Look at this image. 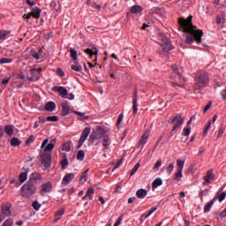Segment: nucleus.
<instances>
[{"instance_id":"nucleus-1","label":"nucleus","mask_w":226,"mask_h":226,"mask_svg":"<svg viewBox=\"0 0 226 226\" xmlns=\"http://www.w3.org/2000/svg\"><path fill=\"white\" fill-rule=\"evenodd\" d=\"M193 16H189L187 19L179 18L178 24L180 27L183 29V33H187L185 38V43L187 45H192L194 41L200 45L202 43V37L204 36V32L202 30H197V26H193L192 20Z\"/></svg>"},{"instance_id":"nucleus-2","label":"nucleus","mask_w":226,"mask_h":226,"mask_svg":"<svg viewBox=\"0 0 226 226\" xmlns=\"http://www.w3.org/2000/svg\"><path fill=\"white\" fill-rule=\"evenodd\" d=\"M194 91H202L209 84V73L200 71L195 76Z\"/></svg>"},{"instance_id":"nucleus-3","label":"nucleus","mask_w":226,"mask_h":226,"mask_svg":"<svg viewBox=\"0 0 226 226\" xmlns=\"http://www.w3.org/2000/svg\"><path fill=\"white\" fill-rule=\"evenodd\" d=\"M36 193V185L31 180H28L26 184L21 187V197H25L29 199L32 195Z\"/></svg>"},{"instance_id":"nucleus-4","label":"nucleus","mask_w":226,"mask_h":226,"mask_svg":"<svg viewBox=\"0 0 226 226\" xmlns=\"http://www.w3.org/2000/svg\"><path fill=\"white\" fill-rule=\"evenodd\" d=\"M109 133V130L105 127L97 125L93 129L92 133L90 134V140L94 142V140H102Z\"/></svg>"},{"instance_id":"nucleus-5","label":"nucleus","mask_w":226,"mask_h":226,"mask_svg":"<svg viewBox=\"0 0 226 226\" xmlns=\"http://www.w3.org/2000/svg\"><path fill=\"white\" fill-rule=\"evenodd\" d=\"M171 70H172L173 73H175V75H177V79H179V81H177V80L172 81L173 86L175 87H176V86H177L179 87L185 86V78H183V76L181 75V70H183V69H178L177 65H172Z\"/></svg>"},{"instance_id":"nucleus-6","label":"nucleus","mask_w":226,"mask_h":226,"mask_svg":"<svg viewBox=\"0 0 226 226\" xmlns=\"http://www.w3.org/2000/svg\"><path fill=\"white\" fill-rule=\"evenodd\" d=\"M177 170L174 174L175 177L173 179L174 181H181V179H183V169H185V160L177 159Z\"/></svg>"},{"instance_id":"nucleus-7","label":"nucleus","mask_w":226,"mask_h":226,"mask_svg":"<svg viewBox=\"0 0 226 226\" xmlns=\"http://www.w3.org/2000/svg\"><path fill=\"white\" fill-rule=\"evenodd\" d=\"M41 163L44 167L43 170L50 169V167H52V154L49 153H44L43 154H41Z\"/></svg>"},{"instance_id":"nucleus-8","label":"nucleus","mask_w":226,"mask_h":226,"mask_svg":"<svg viewBox=\"0 0 226 226\" xmlns=\"http://www.w3.org/2000/svg\"><path fill=\"white\" fill-rule=\"evenodd\" d=\"M89 133H91V127H86L79 138V140L78 142V149H80L82 147V145L87 140V138L89 137Z\"/></svg>"},{"instance_id":"nucleus-9","label":"nucleus","mask_w":226,"mask_h":226,"mask_svg":"<svg viewBox=\"0 0 226 226\" xmlns=\"http://www.w3.org/2000/svg\"><path fill=\"white\" fill-rule=\"evenodd\" d=\"M171 123H175L173 129L171 131V132L174 133V132H176V130H179V128H181V126L183 125V123H185V118H183V117H181V115H177L171 120Z\"/></svg>"},{"instance_id":"nucleus-10","label":"nucleus","mask_w":226,"mask_h":226,"mask_svg":"<svg viewBox=\"0 0 226 226\" xmlns=\"http://www.w3.org/2000/svg\"><path fill=\"white\" fill-rule=\"evenodd\" d=\"M50 192H52V183L50 182H47V183H43L41 185V195L43 197L46 193H50Z\"/></svg>"},{"instance_id":"nucleus-11","label":"nucleus","mask_w":226,"mask_h":226,"mask_svg":"<svg viewBox=\"0 0 226 226\" xmlns=\"http://www.w3.org/2000/svg\"><path fill=\"white\" fill-rule=\"evenodd\" d=\"M52 91L59 93L62 98H66V96L68 95V90L64 87L56 86L52 88Z\"/></svg>"},{"instance_id":"nucleus-12","label":"nucleus","mask_w":226,"mask_h":226,"mask_svg":"<svg viewBox=\"0 0 226 226\" xmlns=\"http://www.w3.org/2000/svg\"><path fill=\"white\" fill-rule=\"evenodd\" d=\"M102 147L103 148V152L105 153V151H107V149L109 147H110V144H112V140H110V136L106 134L103 138H102Z\"/></svg>"},{"instance_id":"nucleus-13","label":"nucleus","mask_w":226,"mask_h":226,"mask_svg":"<svg viewBox=\"0 0 226 226\" xmlns=\"http://www.w3.org/2000/svg\"><path fill=\"white\" fill-rule=\"evenodd\" d=\"M41 72H43V69L41 67L40 68H34L31 69L30 73L32 76H34V80H40V77H41Z\"/></svg>"},{"instance_id":"nucleus-14","label":"nucleus","mask_w":226,"mask_h":226,"mask_svg":"<svg viewBox=\"0 0 226 226\" xmlns=\"http://www.w3.org/2000/svg\"><path fill=\"white\" fill-rule=\"evenodd\" d=\"M204 183L203 185H209L213 179H215V174H213V170H209L207 171L206 176L203 177Z\"/></svg>"},{"instance_id":"nucleus-15","label":"nucleus","mask_w":226,"mask_h":226,"mask_svg":"<svg viewBox=\"0 0 226 226\" xmlns=\"http://www.w3.org/2000/svg\"><path fill=\"white\" fill-rule=\"evenodd\" d=\"M70 102L68 101H64L62 102V113L61 115L64 117L65 116H68L70 114Z\"/></svg>"},{"instance_id":"nucleus-16","label":"nucleus","mask_w":226,"mask_h":226,"mask_svg":"<svg viewBox=\"0 0 226 226\" xmlns=\"http://www.w3.org/2000/svg\"><path fill=\"white\" fill-rule=\"evenodd\" d=\"M73 179H75V174L68 173L64 177L62 180V185H64V186H66V185H70V182L73 181Z\"/></svg>"},{"instance_id":"nucleus-17","label":"nucleus","mask_w":226,"mask_h":226,"mask_svg":"<svg viewBox=\"0 0 226 226\" xmlns=\"http://www.w3.org/2000/svg\"><path fill=\"white\" fill-rule=\"evenodd\" d=\"M84 52L86 54H88L90 59H93V57H95L94 59V61H96V59H97L96 56H98V49L96 48L87 49L84 50Z\"/></svg>"},{"instance_id":"nucleus-18","label":"nucleus","mask_w":226,"mask_h":226,"mask_svg":"<svg viewBox=\"0 0 226 226\" xmlns=\"http://www.w3.org/2000/svg\"><path fill=\"white\" fill-rule=\"evenodd\" d=\"M147 139H149V132H146L141 139H139V147H141V149H144V147L146 144H147Z\"/></svg>"},{"instance_id":"nucleus-19","label":"nucleus","mask_w":226,"mask_h":226,"mask_svg":"<svg viewBox=\"0 0 226 226\" xmlns=\"http://www.w3.org/2000/svg\"><path fill=\"white\" fill-rule=\"evenodd\" d=\"M94 197V188L90 187L87 189L86 195L82 198V200H93Z\"/></svg>"},{"instance_id":"nucleus-20","label":"nucleus","mask_w":226,"mask_h":226,"mask_svg":"<svg viewBox=\"0 0 226 226\" xmlns=\"http://www.w3.org/2000/svg\"><path fill=\"white\" fill-rule=\"evenodd\" d=\"M139 100L137 99V93H134L132 99V114L135 116L139 112Z\"/></svg>"},{"instance_id":"nucleus-21","label":"nucleus","mask_w":226,"mask_h":226,"mask_svg":"<svg viewBox=\"0 0 226 226\" xmlns=\"http://www.w3.org/2000/svg\"><path fill=\"white\" fill-rule=\"evenodd\" d=\"M10 205H4L1 207V213L2 215H4V216H11V210L10 209Z\"/></svg>"},{"instance_id":"nucleus-22","label":"nucleus","mask_w":226,"mask_h":226,"mask_svg":"<svg viewBox=\"0 0 226 226\" xmlns=\"http://www.w3.org/2000/svg\"><path fill=\"white\" fill-rule=\"evenodd\" d=\"M30 14L34 19H40V16L41 15V9H40L39 7H34L32 9Z\"/></svg>"},{"instance_id":"nucleus-23","label":"nucleus","mask_w":226,"mask_h":226,"mask_svg":"<svg viewBox=\"0 0 226 226\" xmlns=\"http://www.w3.org/2000/svg\"><path fill=\"white\" fill-rule=\"evenodd\" d=\"M42 177H41V174L38 173V172H33L30 176H29V180L28 181H41Z\"/></svg>"},{"instance_id":"nucleus-24","label":"nucleus","mask_w":226,"mask_h":226,"mask_svg":"<svg viewBox=\"0 0 226 226\" xmlns=\"http://www.w3.org/2000/svg\"><path fill=\"white\" fill-rule=\"evenodd\" d=\"M45 110H47V112H54V110H56V102H47L45 105Z\"/></svg>"},{"instance_id":"nucleus-25","label":"nucleus","mask_w":226,"mask_h":226,"mask_svg":"<svg viewBox=\"0 0 226 226\" xmlns=\"http://www.w3.org/2000/svg\"><path fill=\"white\" fill-rule=\"evenodd\" d=\"M215 200H216V198H214L212 200H210L208 203H207L204 206V213H209L211 211V208L215 205Z\"/></svg>"},{"instance_id":"nucleus-26","label":"nucleus","mask_w":226,"mask_h":226,"mask_svg":"<svg viewBox=\"0 0 226 226\" xmlns=\"http://www.w3.org/2000/svg\"><path fill=\"white\" fill-rule=\"evenodd\" d=\"M143 8L140 5H133L132 7H131V13H134V15H138V13H142L143 11Z\"/></svg>"},{"instance_id":"nucleus-27","label":"nucleus","mask_w":226,"mask_h":226,"mask_svg":"<svg viewBox=\"0 0 226 226\" xmlns=\"http://www.w3.org/2000/svg\"><path fill=\"white\" fill-rule=\"evenodd\" d=\"M147 195V190L146 189H139L136 192V197L138 199H145Z\"/></svg>"},{"instance_id":"nucleus-28","label":"nucleus","mask_w":226,"mask_h":226,"mask_svg":"<svg viewBox=\"0 0 226 226\" xmlns=\"http://www.w3.org/2000/svg\"><path fill=\"white\" fill-rule=\"evenodd\" d=\"M158 209V207H153L147 214H143L140 217L141 220H146L147 218H149L154 211Z\"/></svg>"},{"instance_id":"nucleus-29","label":"nucleus","mask_w":226,"mask_h":226,"mask_svg":"<svg viewBox=\"0 0 226 226\" xmlns=\"http://www.w3.org/2000/svg\"><path fill=\"white\" fill-rule=\"evenodd\" d=\"M64 215V208H61L56 212L54 222H59L63 215Z\"/></svg>"},{"instance_id":"nucleus-30","label":"nucleus","mask_w":226,"mask_h":226,"mask_svg":"<svg viewBox=\"0 0 226 226\" xmlns=\"http://www.w3.org/2000/svg\"><path fill=\"white\" fill-rule=\"evenodd\" d=\"M162 185H163V180L160 177L155 178L152 183V188L153 190H156V188H158V186H162Z\"/></svg>"},{"instance_id":"nucleus-31","label":"nucleus","mask_w":226,"mask_h":226,"mask_svg":"<svg viewBox=\"0 0 226 226\" xmlns=\"http://www.w3.org/2000/svg\"><path fill=\"white\" fill-rule=\"evenodd\" d=\"M4 133H6V135H8V137H11L14 133V130H13V125H5L4 126Z\"/></svg>"},{"instance_id":"nucleus-32","label":"nucleus","mask_w":226,"mask_h":226,"mask_svg":"<svg viewBox=\"0 0 226 226\" xmlns=\"http://www.w3.org/2000/svg\"><path fill=\"white\" fill-rule=\"evenodd\" d=\"M71 69L74 72H82V65L79 64L78 61H74V64L71 65Z\"/></svg>"},{"instance_id":"nucleus-33","label":"nucleus","mask_w":226,"mask_h":226,"mask_svg":"<svg viewBox=\"0 0 226 226\" xmlns=\"http://www.w3.org/2000/svg\"><path fill=\"white\" fill-rule=\"evenodd\" d=\"M20 144H22V142L20 141V139H19V138H12L11 139V146L12 147H19V146H20Z\"/></svg>"},{"instance_id":"nucleus-34","label":"nucleus","mask_w":226,"mask_h":226,"mask_svg":"<svg viewBox=\"0 0 226 226\" xmlns=\"http://www.w3.org/2000/svg\"><path fill=\"white\" fill-rule=\"evenodd\" d=\"M162 9L159 7H154L149 11V15H160Z\"/></svg>"},{"instance_id":"nucleus-35","label":"nucleus","mask_w":226,"mask_h":226,"mask_svg":"<svg viewBox=\"0 0 226 226\" xmlns=\"http://www.w3.org/2000/svg\"><path fill=\"white\" fill-rule=\"evenodd\" d=\"M63 151H66L69 153V151H72V141L66 142L62 147Z\"/></svg>"},{"instance_id":"nucleus-36","label":"nucleus","mask_w":226,"mask_h":226,"mask_svg":"<svg viewBox=\"0 0 226 226\" xmlns=\"http://www.w3.org/2000/svg\"><path fill=\"white\" fill-rule=\"evenodd\" d=\"M87 172H89V169H87V170H85L80 177V183L84 184L86 183V181H87Z\"/></svg>"},{"instance_id":"nucleus-37","label":"nucleus","mask_w":226,"mask_h":226,"mask_svg":"<svg viewBox=\"0 0 226 226\" xmlns=\"http://www.w3.org/2000/svg\"><path fill=\"white\" fill-rule=\"evenodd\" d=\"M84 158H86L84 150H79L77 154V160H79V162H84Z\"/></svg>"},{"instance_id":"nucleus-38","label":"nucleus","mask_w":226,"mask_h":226,"mask_svg":"<svg viewBox=\"0 0 226 226\" xmlns=\"http://www.w3.org/2000/svg\"><path fill=\"white\" fill-rule=\"evenodd\" d=\"M27 181V171L19 174V183H26Z\"/></svg>"},{"instance_id":"nucleus-39","label":"nucleus","mask_w":226,"mask_h":226,"mask_svg":"<svg viewBox=\"0 0 226 226\" xmlns=\"http://www.w3.org/2000/svg\"><path fill=\"white\" fill-rule=\"evenodd\" d=\"M64 159L61 161V165L63 169H66L68 167V159L66 158V154H62Z\"/></svg>"},{"instance_id":"nucleus-40","label":"nucleus","mask_w":226,"mask_h":226,"mask_svg":"<svg viewBox=\"0 0 226 226\" xmlns=\"http://www.w3.org/2000/svg\"><path fill=\"white\" fill-rule=\"evenodd\" d=\"M10 34V31L8 30H0V40H4L6 36Z\"/></svg>"},{"instance_id":"nucleus-41","label":"nucleus","mask_w":226,"mask_h":226,"mask_svg":"<svg viewBox=\"0 0 226 226\" xmlns=\"http://www.w3.org/2000/svg\"><path fill=\"white\" fill-rule=\"evenodd\" d=\"M208 193H209V189L201 190L199 194V197L202 200V199H204V197H206V195H207Z\"/></svg>"},{"instance_id":"nucleus-42","label":"nucleus","mask_w":226,"mask_h":226,"mask_svg":"<svg viewBox=\"0 0 226 226\" xmlns=\"http://www.w3.org/2000/svg\"><path fill=\"white\" fill-rule=\"evenodd\" d=\"M69 52H70V54H71L72 59L74 60V61H77V59H78V56H77V50H75V49H71Z\"/></svg>"},{"instance_id":"nucleus-43","label":"nucleus","mask_w":226,"mask_h":226,"mask_svg":"<svg viewBox=\"0 0 226 226\" xmlns=\"http://www.w3.org/2000/svg\"><path fill=\"white\" fill-rule=\"evenodd\" d=\"M32 207L35 210V211H40V208L41 207V204H40L38 201H34L32 203Z\"/></svg>"},{"instance_id":"nucleus-44","label":"nucleus","mask_w":226,"mask_h":226,"mask_svg":"<svg viewBox=\"0 0 226 226\" xmlns=\"http://www.w3.org/2000/svg\"><path fill=\"white\" fill-rule=\"evenodd\" d=\"M174 170V162L170 163L167 168H166V172L169 176H170V174H172Z\"/></svg>"},{"instance_id":"nucleus-45","label":"nucleus","mask_w":226,"mask_h":226,"mask_svg":"<svg viewBox=\"0 0 226 226\" xmlns=\"http://www.w3.org/2000/svg\"><path fill=\"white\" fill-rule=\"evenodd\" d=\"M47 121H50L51 123H57L59 121V117L57 116H51V117H47Z\"/></svg>"},{"instance_id":"nucleus-46","label":"nucleus","mask_w":226,"mask_h":226,"mask_svg":"<svg viewBox=\"0 0 226 226\" xmlns=\"http://www.w3.org/2000/svg\"><path fill=\"white\" fill-rule=\"evenodd\" d=\"M190 133H192V129L190 127L184 128L183 133H182V135H184V137H188L190 135Z\"/></svg>"},{"instance_id":"nucleus-47","label":"nucleus","mask_w":226,"mask_h":226,"mask_svg":"<svg viewBox=\"0 0 226 226\" xmlns=\"http://www.w3.org/2000/svg\"><path fill=\"white\" fill-rule=\"evenodd\" d=\"M139 168H140V163H136L135 166L132 169L130 176H133L135 172L139 170Z\"/></svg>"},{"instance_id":"nucleus-48","label":"nucleus","mask_w":226,"mask_h":226,"mask_svg":"<svg viewBox=\"0 0 226 226\" xmlns=\"http://www.w3.org/2000/svg\"><path fill=\"white\" fill-rule=\"evenodd\" d=\"M52 149H54V143H49L45 147L44 151L45 153H49L50 151H52Z\"/></svg>"},{"instance_id":"nucleus-49","label":"nucleus","mask_w":226,"mask_h":226,"mask_svg":"<svg viewBox=\"0 0 226 226\" xmlns=\"http://www.w3.org/2000/svg\"><path fill=\"white\" fill-rule=\"evenodd\" d=\"M13 60L11 58H1L0 64H8L11 63Z\"/></svg>"},{"instance_id":"nucleus-50","label":"nucleus","mask_w":226,"mask_h":226,"mask_svg":"<svg viewBox=\"0 0 226 226\" xmlns=\"http://www.w3.org/2000/svg\"><path fill=\"white\" fill-rule=\"evenodd\" d=\"M33 142H34V136L30 135L27 139V140L25 142V145L29 146V144H33Z\"/></svg>"},{"instance_id":"nucleus-51","label":"nucleus","mask_w":226,"mask_h":226,"mask_svg":"<svg viewBox=\"0 0 226 226\" xmlns=\"http://www.w3.org/2000/svg\"><path fill=\"white\" fill-rule=\"evenodd\" d=\"M211 130V120L207 122V125L205 127L203 135H207V132Z\"/></svg>"},{"instance_id":"nucleus-52","label":"nucleus","mask_w":226,"mask_h":226,"mask_svg":"<svg viewBox=\"0 0 226 226\" xmlns=\"http://www.w3.org/2000/svg\"><path fill=\"white\" fill-rule=\"evenodd\" d=\"M123 119H124V114L121 113L118 116L117 121V126H119V124H121V123L123 122Z\"/></svg>"},{"instance_id":"nucleus-53","label":"nucleus","mask_w":226,"mask_h":226,"mask_svg":"<svg viewBox=\"0 0 226 226\" xmlns=\"http://www.w3.org/2000/svg\"><path fill=\"white\" fill-rule=\"evenodd\" d=\"M211 105H213V102L209 101L208 103L204 107V114H206V112L211 109Z\"/></svg>"},{"instance_id":"nucleus-54","label":"nucleus","mask_w":226,"mask_h":226,"mask_svg":"<svg viewBox=\"0 0 226 226\" xmlns=\"http://www.w3.org/2000/svg\"><path fill=\"white\" fill-rule=\"evenodd\" d=\"M162 167V159H159L154 166V170H158Z\"/></svg>"},{"instance_id":"nucleus-55","label":"nucleus","mask_w":226,"mask_h":226,"mask_svg":"<svg viewBox=\"0 0 226 226\" xmlns=\"http://www.w3.org/2000/svg\"><path fill=\"white\" fill-rule=\"evenodd\" d=\"M225 197H226L225 192H222V193L219 195V197H218L219 202H223V200H225Z\"/></svg>"},{"instance_id":"nucleus-56","label":"nucleus","mask_w":226,"mask_h":226,"mask_svg":"<svg viewBox=\"0 0 226 226\" xmlns=\"http://www.w3.org/2000/svg\"><path fill=\"white\" fill-rule=\"evenodd\" d=\"M223 133H225V128L221 127L218 131V137H222Z\"/></svg>"},{"instance_id":"nucleus-57","label":"nucleus","mask_w":226,"mask_h":226,"mask_svg":"<svg viewBox=\"0 0 226 226\" xmlns=\"http://www.w3.org/2000/svg\"><path fill=\"white\" fill-rule=\"evenodd\" d=\"M123 222V215L118 217L117 221L115 222L114 226H119L121 225V222Z\"/></svg>"},{"instance_id":"nucleus-58","label":"nucleus","mask_w":226,"mask_h":226,"mask_svg":"<svg viewBox=\"0 0 226 226\" xmlns=\"http://www.w3.org/2000/svg\"><path fill=\"white\" fill-rule=\"evenodd\" d=\"M56 73L59 77H64V72L61 69H57Z\"/></svg>"},{"instance_id":"nucleus-59","label":"nucleus","mask_w":226,"mask_h":226,"mask_svg":"<svg viewBox=\"0 0 226 226\" xmlns=\"http://www.w3.org/2000/svg\"><path fill=\"white\" fill-rule=\"evenodd\" d=\"M46 121L45 117H39V123L41 124H45Z\"/></svg>"},{"instance_id":"nucleus-60","label":"nucleus","mask_w":226,"mask_h":226,"mask_svg":"<svg viewBox=\"0 0 226 226\" xmlns=\"http://www.w3.org/2000/svg\"><path fill=\"white\" fill-rule=\"evenodd\" d=\"M47 144H49V139H46L42 141V144H41V149L45 148V147L47 146Z\"/></svg>"},{"instance_id":"nucleus-61","label":"nucleus","mask_w":226,"mask_h":226,"mask_svg":"<svg viewBox=\"0 0 226 226\" xmlns=\"http://www.w3.org/2000/svg\"><path fill=\"white\" fill-rule=\"evenodd\" d=\"M31 54L34 59H40V55H38L36 51H32Z\"/></svg>"},{"instance_id":"nucleus-62","label":"nucleus","mask_w":226,"mask_h":226,"mask_svg":"<svg viewBox=\"0 0 226 226\" xmlns=\"http://www.w3.org/2000/svg\"><path fill=\"white\" fill-rule=\"evenodd\" d=\"M168 50H174V46H172V43L170 41L167 42Z\"/></svg>"},{"instance_id":"nucleus-63","label":"nucleus","mask_w":226,"mask_h":226,"mask_svg":"<svg viewBox=\"0 0 226 226\" xmlns=\"http://www.w3.org/2000/svg\"><path fill=\"white\" fill-rule=\"evenodd\" d=\"M26 4H29V6H34L36 4L34 0H26Z\"/></svg>"},{"instance_id":"nucleus-64","label":"nucleus","mask_w":226,"mask_h":226,"mask_svg":"<svg viewBox=\"0 0 226 226\" xmlns=\"http://www.w3.org/2000/svg\"><path fill=\"white\" fill-rule=\"evenodd\" d=\"M221 218L226 217V208L220 214Z\"/></svg>"}]
</instances>
